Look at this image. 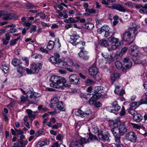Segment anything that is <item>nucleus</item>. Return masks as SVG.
<instances>
[{"mask_svg": "<svg viewBox=\"0 0 147 147\" xmlns=\"http://www.w3.org/2000/svg\"><path fill=\"white\" fill-rule=\"evenodd\" d=\"M119 122L115 121L113 123L111 128V131L114 137L115 142L114 143L116 147H122L120 136H123L127 131L126 125L124 124L119 125Z\"/></svg>", "mask_w": 147, "mask_h": 147, "instance_id": "1", "label": "nucleus"}, {"mask_svg": "<svg viewBox=\"0 0 147 147\" xmlns=\"http://www.w3.org/2000/svg\"><path fill=\"white\" fill-rule=\"evenodd\" d=\"M50 81L52 82L50 84L51 87L55 88H61L64 89L65 88L70 87V85L66 83V81L63 78L53 75L51 76L50 78Z\"/></svg>", "mask_w": 147, "mask_h": 147, "instance_id": "2", "label": "nucleus"}, {"mask_svg": "<svg viewBox=\"0 0 147 147\" xmlns=\"http://www.w3.org/2000/svg\"><path fill=\"white\" fill-rule=\"evenodd\" d=\"M128 31L124 32L122 36L123 39L125 41H132L129 44L132 43L133 42V38L135 37L137 34V31L134 26L130 27Z\"/></svg>", "mask_w": 147, "mask_h": 147, "instance_id": "3", "label": "nucleus"}, {"mask_svg": "<svg viewBox=\"0 0 147 147\" xmlns=\"http://www.w3.org/2000/svg\"><path fill=\"white\" fill-rule=\"evenodd\" d=\"M108 40L112 44L111 47H109L108 49L109 51L115 50L123 44V42L121 40L120 41L118 38L113 37L109 38Z\"/></svg>", "mask_w": 147, "mask_h": 147, "instance_id": "4", "label": "nucleus"}, {"mask_svg": "<svg viewBox=\"0 0 147 147\" xmlns=\"http://www.w3.org/2000/svg\"><path fill=\"white\" fill-rule=\"evenodd\" d=\"M57 109H55L54 111L50 112V113L52 115H55L60 112L61 111H64L65 110V108L64 105L62 102L59 101L55 105Z\"/></svg>", "mask_w": 147, "mask_h": 147, "instance_id": "5", "label": "nucleus"}, {"mask_svg": "<svg viewBox=\"0 0 147 147\" xmlns=\"http://www.w3.org/2000/svg\"><path fill=\"white\" fill-rule=\"evenodd\" d=\"M88 140L86 141V139L83 138H82L80 140L75 142H72L69 145L70 147H83V144H86L88 142Z\"/></svg>", "mask_w": 147, "mask_h": 147, "instance_id": "6", "label": "nucleus"}, {"mask_svg": "<svg viewBox=\"0 0 147 147\" xmlns=\"http://www.w3.org/2000/svg\"><path fill=\"white\" fill-rule=\"evenodd\" d=\"M69 81L71 84L79 85L80 84L79 76L76 74H73L69 76Z\"/></svg>", "mask_w": 147, "mask_h": 147, "instance_id": "7", "label": "nucleus"}, {"mask_svg": "<svg viewBox=\"0 0 147 147\" xmlns=\"http://www.w3.org/2000/svg\"><path fill=\"white\" fill-rule=\"evenodd\" d=\"M109 29L110 28L108 26L105 25L98 28V32L99 33L104 35L105 37H107L110 34Z\"/></svg>", "mask_w": 147, "mask_h": 147, "instance_id": "8", "label": "nucleus"}, {"mask_svg": "<svg viewBox=\"0 0 147 147\" xmlns=\"http://www.w3.org/2000/svg\"><path fill=\"white\" fill-rule=\"evenodd\" d=\"M26 94V98L29 103L34 104L36 103V99L33 97L34 91L29 90L27 92Z\"/></svg>", "mask_w": 147, "mask_h": 147, "instance_id": "9", "label": "nucleus"}, {"mask_svg": "<svg viewBox=\"0 0 147 147\" xmlns=\"http://www.w3.org/2000/svg\"><path fill=\"white\" fill-rule=\"evenodd\" d=\"M147 102V98H145V100L144 99L141 100L138 102H135L130 103L129 105L130 109H135L139 105L144 104H146Z\"/></svg>", "mask_w": 147, "mask_h": 147, "instance_id": "10", "label": "nucleus"}, {"mask_svg": "<svg viewBox=\"0 0 147 147\" xmlns=\"http://www.w3.org/2000/svg\"><path fill=\"white\" fill-rule=\"evenodd\" d=\"M42 64L41 63H38L36 64L33 63L30 65V69L33 74L38 73L40 69H41Z\"/></svg>", "mask_w": 147, "mask_h": 147, "instance_id": "11", "label": "nucleus"}, {"mask_svg": "<svg viewBox=\"0 0 147 147\" xmlns=\"http://www.w3.org/2000/svg\"><path fill=\"white\" fill-rule=\"evenodd\" d=\"M80 50L78 53V55L80 57L82 58L84 60L88 59L89 57L88 55V52L87 51L84 50V48L83 46L79 47Z\"/></svg>", "mask_w": 147, "mask_h": 147, "instance_id": "12", "label": "nucleus"}, {"mask_svg": "<svg viewBox=\"0 0 147 147\" xmlns=\"http://www.w3.org/2000/svg\"><path fill=\"white\" fill-rule=\"evenodd\" d=\"M73 33L74 34L70 36L69 42L74 45H77L79 42L77 41L78 40L79 36L76 34L75 31Z\"/></svg>", "mask_w": 147, "mask_h": 147, "instance_id": "13", "label": "nucleus"}, {"mask_svg": "<svg viewBox=\"0 0 147 147\" xmlns=\"http://www.w3.org/2000/svg\"><path fill=\"white\" fill-rule=\"evenodd\" d=\"M126 138L128 141L135 143L137 139V136L134 132L130 131L126 134Z\"/></svg>", "mask_w": 147, "mask_h": 147, "instance_id": "14", "label": "nucleus"}, {"mask_svg": "<svg viewBox=\"0 0 147 147\" xmlns=\"http://www.w3.org/2000/svg\"><path fill=\"white\" fill-rule=\"evenodd\" d=\"M54 44V42L50 40L48 43L47 47L45 49L42 47H40V50L43 52L47 53L48 51L51 50L53 47Z\"/></svg>", "mask_w": 147, "mask_h": 147, "instance_id": "15", "label": "nucleus"}, {"mask_svg": "<svg viewBox=\"0 0 147 147\" xmlns=\"http://www.w3.org/2000/svg\"><path fill=\"white\" fill-rule=\"evenodd\" d=\"M112 107L113 109L112 113H114L115 115L117 114L118 113V111L121 109V107L119 106L117 101H114L112 103Z\"/></svg>", "mask_w": 147, "mask_h": 147, "instance_id": "16", "label": "nucleus"}, {"mask_svg": "<svg viewBox=\"0 0 147 147\" xmlns=\"http://www.w3.org/2000/svg\"><path fill=\"white\" fill-rule=\"evenodd\" d=\"M26 19L25 17H23L21 19V20L23 22V25L28 27L26 30L25 28H24L22 30V33L23 34H24L26 31V30L30 27L31 25V23L29 22H28L26 20Z\"/></svg>", "mask_w": 147, "mask_h": 147, "instance_id": "17", "label": "nucleus"}, {"mask_svg": "<svg viewBox=\"0 0 147 147\" xmlns=\"http://www.w3.org/2000/svg\"><path fill=\"white\" fill-rule=\"evenodd\" d=\"M89 73L90 76L94 77L98 72V69L95 66L92 67L90 68L89 70Z\"/></svg>", "mask_w": 147, "mask_h": 147, "instance_id": "18", "label": "nucleus"}, {"mask_svg": "<svg viewBox=\"0 0 147 147\" xmlns=\"http://www.w3.org/2000/svg\"><path fill=\"white\" fill-rule=\"evenodd\" d=\"M111 5L114 9H117L120 11L125 12L126 11V9L120 5L112 3Z\"/></svg>", "mask_w": 147, "mask_h": 147, "instance_id": "19", "label": "nucleus"}, {"mask_svg": "<svg viewBox=\"0 0 147 147\" xmlns=\"http://www.w3.org/2000/svg\"><path fill=\"white\" fill-rule=\"evenodd\" d=\"M1 14V16L3 17L2 19L3 20H10L12 18L11 14L6 11H2Z\"/></svg>", "mask_w": 147, "mask_h": 147, "instance_id": "20", "label": "nucleus"}, {"mask_svg": "<svg viewBox=\"0 0 147 147\" xmlns=\"http://www.w3.org/2000/svg\"><path fill=\"white\" fill-rule=\"evenodd\" d=\"M140 55H139L137 57H133L132 59L134 62L136 64H140L142 63L143 64H145L146 63L145 61H142L141 60V57Z\"/></svg>", "mask_w": 147, "mask_h": 147, "instance_id": "21", "label": "nucleus"}, {"mask_svg": "<svg viewBox=\"0 0 147 147\" xmlns=\"http://www.w3.org/2000/svg\"><path fill=\"white\" fill-rule=\"evenodd\" d=\"M60 97L59 96H54L51 100V104H50V107L51 108H53L54 106L53 105H56L57 103L59 101V100L60 98Z\"/></svg>", "mask_w": 147, "mask_h": 147, "instance_id": "22", "label": "nucleus"}, {"mask_svg": "<svg viewBox=\"0 0 147 147\" xmlns=\"http://www.w3.org/2000/svg\"><path fill=\"white\" fill-rule=\"evenodd\" d=\"M82 109L84 112V113L85 114L86 116L88 115L91 113V111L89 107L87 106L82 107L80 108Z\"/></svg>", "mask_w": 147, "mask_h": 147, "instance_id": "23", "label": "nucleus"}, {"mask_svg": "<svg viewBox=\"0 0 147 147\" xmlns=\"http://www.w3.org/2000/svg\"><path fill=\"white\" fill-rule=\"evenodd\" d=\"M143 118V117L140 114L136 113L133 117V119L134 121L137 122H139L141 121Z\"/></svg>", "mask_w": 147, "mask_h": 147, "instance_id": "24", "label": "nucleus"}, {"mask_svg": "<svg viewBox=\"0 0 147 147\" xmlns=\"http://www.w3.org/2000/svg\"><path fill=\"white\" fill-rule=\"evenodd\" d=\"M49 61L52 64L58 65L59 63L61 62V59L54 57H51L49 59Z\"/></svg>", "mask_w": 147, "mask_h": 147, "instance_id": "25", "label": "nucleus"}, {"mask_svg": "<svg viewBox=\"0 0 147 147\" xmlns=\"http://www.w3.org/2000/svg\"><path fill=\"white\" fill-rule=\"evenodd\" d=\"M84 28L91 30H92L94 27V24L91 23H86L83 25Z\"/></svg>", "mask_w": 147, "mask_h": 147, "instance_id": "26", "label": "nucleus"}, {"mask_svg": "<svg viewBox=\"0 0 147 147\" xmlns=\"http://www.w3.org/2000/svg\"><path fill=\"white\" fill-rule=\"evenodd\" d=\"M99 138L102 140L107 141L109 139V137L107 134L99 133L98 134Z\"/></svg>", "mask_w": 147, "mask_h": 147, "instance_id": "27", "label": "nucleus"}, {"mask_svg": "<svg viewBox=\"0 0 147 147\" xmlns=\"http://www.w3.org/2000/svg\"><path fill=\"white\" fill-rule=\"evenodd\" d=\"M28 141L27 140L24 141L20 140L19 141V142H16L18 144L17 145V147H25L26 145L28 143Z\"/></svg>", "mask_w": 147, "mask_h": 147, "instance_id": "28", "label": "nucleus"}, {"mask_svg": "<svg viewBox=\"0 0 147 147\" xmlns=\"http://www.w3.org/2000/svg\"><path fill=\"white\" fill-rule=\"evenodd\" d=\"M120 75L118 73H114L111 75L110 76V79L112 82H114L116 79H118L120 77Z\"/></svg>", "mask_w": 147, "mask_h": 147, "instance_id": "29", "label": "nucleus"}, {"mask_svg": "<svg viewBox=\"0 0 147 147\" xmlns=\"http://www.w3.org/2000/svg\"><path fill=\"white\" fill-rule=\"evenodd\" d=\"M25 68L21 66H19L17 68V72L18 73V75L20 77L22 76L23 75V73L25 71Z\"/></svg>", "mask_w": 147, "mask_h": 147, "instance_id": "30", "label": "nucleus"}, {"mask_svg": "<svg viewBox=\"0 0 147 147\" xmlns=\"http://www.w3.org/2000/svg\"><path fill=\"white\" fill-rule=\"evenodd\" d=\"M127 47H124L121 50L120 52H117L115 53V55L121 57L127 51Z\"/></svg>", "mask_w": 147, "mask_h": 147, "instance_id": "31", "label": "nucleus"}, {"mask_svg": "<svg viewBox=\"0 0 147 147\" xmlns=\"http://www.w3.org/2000/svg\"><path fill=\"white\" fill-rule=\"evenodd\" d=\"M12 63L14 66H17L21 64V61L18 59L15 58L13 60Z\"/></svg>", "mask_w": 147, "mask_h": 147, "instance_id": "32", "label": "nucleus"}, {"mask_svg": "<svg viewBox=\"0 0 147 147\" xmlns=\"http://www.w3.org/2000/svg\"><path fill=\"white\" fill-rule=\"evenodd\" d=\"M58 67L60 68H66L68 66L67 63L65 61H63L61 59V62L59 63Z\"/></svg>", "mask_w": 147, "mask_h": 147, "instance_id": "33", "label": "nucleus"}, {"mask_svg": "<svg viewBox=\"0 0 147 147\" xmlns=\"http://www.w3.org/2000/svg\"><path fill=\"white\" fill-rule=\"evenodd\" d=\"M26 111L28 114V117L30 119H34L35 117V115L32 114V111L30 109H27Z\"/></svg>", "mask_w": 147, "mask_h": 147, "instance_id": "34", "label": "nucleus"}, {"mask_svg": "<svg viewBox=\"0 0 147 147\" xmlns=\"http://www.w3.org/2000/svg\"><path fill=\"white\" fill-rule=\"evenodd\" d=\"M83 110L81 109H79L75 112V114L76 115L80 116L81 117H84L86 116L85 114L84 113Z\"/></svg>", "mask_w": 147, "mask_h": 147, "instance_id": "35", "label": "nucleus"}, {"mask_svg": "<svg viewBox=\"0 0 147 147\" xmlns=\"http://www.w3.org/2000/svg\"><path fill=\"white\" fill-rule=\"evenodd\" d=\"M137 47L136 45H131L129 49V52L131 55H134L133 51L137 50Z\"/></svg>", "mask_w": 147, "mask_h": 147, "instance_id": "36", "label": "nucleus"}, {"mask_svg": "<svg viewBox=\"0 0 147 147\" xmlns=\"http://www.w3.org/2000/svg\"><path fill=\"white\" fill-rule=\"evenodd\" d=\"M103 89V87L101 86H96L94 87V93H97Z\"/></svg>", "mask_w": 147, "mask_h": 147, "instance_id": "37", "label": "nucleus"}, {"mask_svg": "<svg viewBox=\"0 0 147 147\" xmlns=\"http://www.w3.org/2000/svg\"><path fill=\"white\" fill-rule=\"evenodd\" d=\"M100 44L102 46L107 47L109 45V43L106 40H102L100 41Z\"/></svg>", "mask_w": 147, "mask_h": 147, "instance_id": "38", "label": "nucleus"}, {"mask_svg": "<svg viewBox=\"0 0 147 147\" xmlns=\"http://www.w3.org/2000/svg\"><path fill=\"white\" fill-rule=\"evenodd\" d=\"M62 125V123H57L52 126V129H57L59 127H61Z\"/></svg>", "mask_w": 147, "mask_h": 147, "instance_id": "39", "label": "nucleus"}, {"mask_svg": "<svg viewBox=\"0 0 147 147\" xmlns=\"http://www.w3.org/2000/svg\"><path fill=\"white\" fill-rule=\"evenodd\" d=\"M96 100V99L92 96L89 100L88 102L89 104L91 105H94Z\"/></svg>", "mask_w": 147, "mask_h": 147, "instance_id": "40", "label": "nucleus"}, {"mask_svg": "<svg viewBox=\"0 0 147 147\" xmlns=\"http://www.w3.org/2000/svg\"><path fill=\"white\" fill-rule=\"evenodd\" d=\"M46 144V143L44 141H40L37 143L36 147H42Z\"/></svg>", "mask_w": 147, "mask_h": 147, "instance_id": "41", "label": "nucleus"}, {"mask_svg": "<svg viewBox=\"0 0 147 147\" xmlns=\"http://www.w3.org/2000/svg\"><path fill=\"white\" fill-rule=\"evenodd\" d=\"M115 65L118 69H120L122 67L121 63L119 61H117L115 63Z\"/></svg>", "mask_w": 147, "mask_h": 147, "instance_id": "42", "label": "nucleus"}, {"mask_svg": "<svg viewBox=\"0 0 147 147\" xmlns=\"http://www.w3.org/2000/svg\"><path fill=\"white\" fill-rule=\"evenodd\" d=\"M3 67V71L5 74L7 73L9 70V68L7 65H2Z\"/></svg>", "mask_w": 147, "mask_h": 147, "instance_id": "43", "label": "nucleus"}, {"mask_svg": "<svg viewBox=\"0 0 147 147\" xmlns=\"http://www.w3.org/2000/svg\"><path fill=\"white\" fill-rule=\"evenodd\" d=\"M32 57L35 59H41L42 58V56L41 55L38 54H34L32 55Z\"/></svg>", "mask_w": 147, "mask_h": 147, "instance_id": "44", "label": "nucleus"}, {"mask_svg": "<svg viewBox=\"0 0 147 147\" xmlns=\"http://www.w3.org/2000/svg\"><path fill=\"white\" fill-rule=\"evenodd\" d=\"M124 4L125 5L128 6L129 8H132L133 7V4L131 1H127Z\"/></svg>", "mask_w": 147, "mask_h": 147, "instance_id": "45", "label": "nucleus"}, {"mask_svg": "<svg viewBox=\"0 0 147 147\" xmlns=\"http://www.w3.org/2000/svg\"><path fill=\"white\" fill-rule=\"evenodd\" d=\"M95 94L93 96L96 100L98 99L102 95V94L100 92L95 93Z\"/></svg>", "mask_w": 147, "mask_h": 147, "instance_id": "46", "label": "nucleus"}, {"mask_svg": "<svg viewBox=\"0 0 147 147\" xmlns=\"http://www.w3.org/2000/svg\"><path fill=\"white\" fill-rule=\"evenodd\" d=\"M128 110L129 113L134 116V115L136 114V113H137L136 111L134 110V109H130L129 108Z\"/></svg>", "mask_w": 147, "mask_h": 147, "instance_id": "47", "label": "nucleus"}, {"mask_svg": "<svg viewBox=\"0 0 147 147\" xmlns=\"http://www.w3.org/2000/svg\"><path fill=\"white\" fill-rule=\"evenodd\" d=\"M132 65V62L131 61H129V62L127 63L125 65V67L127 69H129L131 67Z\"/></svg>", "mask_w": 147, "mask_h": 147, "instance_id": "48", "label": "nucleus"}, {"mask_svg": "<svg viewBox=\"0 0 147 147\" xmlns=\"http://www.w3.org/2000/svg\"><path fill=\"white\" fill-rule=\"evenodd\" d=\"M36 25H33L30 28V33H32L36 31Z\"/></svg>", "mask_w": 147, "mask_h": 147, "instance_id": "49", "label": "nucleus"}, {"mask_svg": "<svg viewBox=\"0 0 147 147\" xmlns=\"http://www.w3.org/2000/svg\"><path fill=\"white\" fill-rule=\"evenodd\" d=\"M85 83L88 84H93L95 83L94 82L90 79H87L85 81Z\"/></svg>", "mask_w": 147, "mask_h": 147, "instance_id": "50", "label": "nucleus"}, {"mask_svg": "<svg viewBox=\"0 0 147 147\" xmlns=\"http://www.w3.org/2000/svg\"><path fill=\"white\" fill-rule=\"evenodd\" d=\"M131 125L134 128L139 129L140 128V127L137 124L131 123Z\"/></svg>", "mask_w": 147, "mask_h": 147, "instance_id": "51", "label": "nucleus"}, {"mask_svg": "<svg viewBox=\"0 0 147 147\" xmlns=\"http://www.w3.org/2000/svg\"><path fill=\"white\" fill-rule=\"evenodd\" d=\"M120 88V86L119 85H117L115 86V88L114 91L115 93V94H119V89Z\"/></svg>", "mask_w": 147, "mask_h": 147, "instance_id": "52", "label": "nucleus"}, {"mask_svg": "<svg viewBox=\"0 0 147 147\" xmlns=\"http://www.w3.org/2000/svg\"><path fill=\"white\" fill-rule=\"evenodd\" d=\"M91 95L89 93H85L83 95V97L86 99H87L90 97Z\"/></svg>", "mask_w": 147, "mask_h": 147, "instance_id": "53", "label": "nucleus"}, {"mask_svg": "<svg viewBox=\"0 0 147 147\" xmlns=\"http://www.w3.org/2000/svg\"><path fill=\"white\" fill-rule=\"evenodd\" d=\"M19 38L13 39L10 41L9 43L11 45H15L17 41Z\"/></svg>", "mask_w": 147, "mask_h": 147, "instance_id": "54", "label": "nucleus"}, {"mask_svg": "<svg viewBox=\"0 0 147 147\" xmlns=\"http://www.w3.org/2000/svg\"><path fill=\"white\" fill-rule=\"evenodd\" d=\"M102 56L105 59L108 58L109 56V54L106 52L102 53H101Z\"/></svg>", "mask_w": 147, "mask_h": 147, "instance_id": "55", "label": "nucleus"}, {"mask_svg": "<svg viewBox=\"0 0 147 147\" xmlns=\"http://www.w3.org/2000/svg\"><path fill=\"white\" fill-rule=\"evenodd\" d=\"M125 113V108L123 106H122L121 109V111L120 112V115H124Z\"/></svg>", "mask_w": 147, "mask_h": 147, "instance_id": "56", "label": "nucleus"}, {"mask_svg": "<svg viewBox=\"0 0 147 147\" xmlns=\"http://www.w3.org/2000/svg\"><path fill=\"white\" fill-rule=\"evenodd\" d=\"M139 11L140 13L142 14L146 13L147 12L146 10L144 9V8L142 7L140 9Z\"/></svg>", "mask_w": 147, "mask_h": 147, "instance_id": "57", "label": "nucleus"}, {"mask_svg": "<svg viewBox=\"0 0 147 147\" xmlns=\"http://www.w3.org/2000/svg\"><path fill=\"white\" fill-rule=\"evenodd\" d=\"M20 99L21 102H25L27 100L26 97V98L23 95H21L20 96Z\"/></svg>", "mask_w": 147, "mask_h": 147, "instance_id": "58", "label": "nucleus"}, {"mask_svg": "<svg viewBox=\"0 0 147 147\" xmlns=\"http://www.w3.org/2000/svg\"><path fill=\"white\" fill-rule=\"evenodd\" d=\"M122 61L123 63H127L128 62H129V61H131L129 58L127 57L124 58L123 59Z\"/></svg>", "mask_w": 147, "mask_h": 147, "instance_id": "59", "label": "nucleus"}, {"mask_svg": "<svg viewBox=\"0 0 147 147\" xmlns=\"http://www.w3.org/2000/svg\"><path fill=\"white\" fill-rule=\"evenodd\" d=\"M89 138L92 140H94L96 139V136L92 134H90L89 135Z\"/></svg>", "mask_w": 147, "mask_h": 147, "instance_id": "60", "label": "nucleus"}, {"mask_svg": "<svg viewBox=\"0 0 147 147\" xmlns=\"http://www.w3.org/2000/svg\"><path fill=\"white\" fill-rule=\"evenodd\" d=\"M41 94L40 93H38L36 92H34L33 97L35 98H37L40 97V96Z\"/></svg>", "mask_w": 147, "mask_h": 147, "instance_id": "61", "label": "nucleus"}, {"mask_svg": "<svg viewBox=\"0 0 147 147\" xmlns=\"http://www.w3.org/2000/svg\"><path fill=\"white\" fill-rule=\"evenodd\" d=\"M69 21L70 23H75L78 21V20H75L72 18H69Z\"/></svg>", "mask_w": 147, "mask_h": 147, "instance_id": "62", "label": "nucleus"}, {"mask_svg": "<svg viewBox=\"0 0 147 147\" xmlns=\"http://www.w3.org/2000/svg\"><path fill=\"white\" fill-rule=\"evenodd\" d=\"M15 130L16 131V134L18 135H21L23 133V132L22 130H17L16 129H15Z\"/></svg>", "mask_w": 147, "mask_h": 147, "instance_id": "63", "label": "nucleus"}, {"mask_svg": "<svg viewBox=\"0 0 147 147\" xmlns=\"http://www.w3.org/2000/svg\"><path fill=\"white\" fill-rule=\"evenodd\" d=\"M43 132V131L42 130H40L37 132L35 136L37 137L39 136Z\"/></svg>", "mask_w": 147, "mask_h": 147, "instance_id": "64", "label": "nucleus"}]
</instances>
